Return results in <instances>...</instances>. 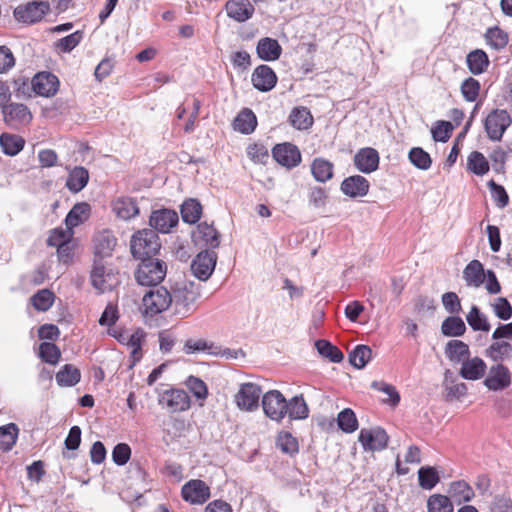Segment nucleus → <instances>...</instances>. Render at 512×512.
<instances>
[{
	"mask_svg": "<svg viewBox=\"0 0 512 512\" xmlns=\"http://www.w3.org/2000/svg\"><path fill=\"white\" fill-rule=\"evenodd\" d=\"M450 375L451 373L449 371L445 373L444 387L447 391V396L457 399L465 396L467 393L466 384L462 382H455L453 379L449 378Z\"/></svg>",
	"mask_w": 512,
	"mask_h": 512,
	"instance_id": "nucleus-57",
	"label": "nucleus"
},
{
	"mask_svg": "<svg viewBox=\"0 0 512 512\" xmlns=\"http://www.w3.org/2000/svg\"><path fill=\"white\" fill-rule=\"evenodd\" d=\"M441 332L447 337H459L466 332V325L462 318L449 316L442 322Z\"/></svg>",
	"mask_w": 512,
	"mask_h": 512,
	"instance_id": "nucleus-46",
	"label": "nucleus"
},
{
	"mask_svg": "<svg viewBox=\"0 0 512 512\" xmlns=\"http://www.w3.org/2000/svg\"><path fill=\"white\" fill-rule=\"evenodd\" d=\"M50 10L46 1H32L19 5L14 9V17L17 21L33 24L40 21Z\"/></svg>",
	"mask_w": 512,
	"mask_h": 512,
	"instance_id": "nucleus-8",
	"label": "nucleus"
},
{
	"mask_svg": "<svg viewBox=\"0 0 512 512\" xmlns=\"http://www.w3.org/2000/svg\"><path fill=\"white\" fill-rule=\"evenodd\" d=\"M201 295V286L195 282L184 283L174 291L172 297L176 313L182 316L189 315L194 309Z\"/></svg>",
	"mask_w": 512,
	"mask_h": 512,
	"instance_id": "nucleus-2",
	"label": "nucleus"
},
{
	"mask_svg": "<svg viewBox=\"0 0 512 512\" xmlns=\"http://www.w3.org/2000/svg\"><path fill=\"white\" fill-rule=\"evenodd\" d=\"M277 446L287 454L293 455L298 452V441L289 432H280L277 437Z\"/></svg>",
	"mask_w": 512,
	"mask_h": 512,
	"instance_id": "nucleus-56",
	"label": "nucleus"
},
{
	"mask_svg": "<svg viewBox=\"0 0 512 512\" xmlns=\"http://www.w3.org/2000/svg\"><path fill=\"white\" fill-rule=\"evenodd\" d=\"M33 307L38 311H47L54 302V294L48 289L38 291L32 298Z\"/></svg>",
	"mask_w": 512,
	"mask_h": 512,
	"instance_id": "nucleus-54",
	"label": "nucleus"
},
{
	"mask_svg": "<svg viewBox=\"0 0 512 512\" xmlns=\"http://www.w3.org/2000/svg\"><path fill=\"white\" fill-rule=\"evenodd\" d=\"M58 87V78L49 72L38 73L32 79L33 91L43 97H51L55 95Z\"/></svg>",
	"mask_w": 512,
	"mask_h": 512,
	"instance_id": "nucleus-18",
	"label": "nucleus"
},
{
	"mask_svg": "<svg viewBox=\"0 0 512 512\" xmlns=\"http://www.w3.org/2000/svg\"><path fill=\"white\" fill-rule=\"evenodd\" d=\"M389 437L380 427L363 428L360 430L358 441L364 451H381L387 447Z\"/></svg>",
	"mask_w": 512,
	"mask_h": 512,
	"instance_id": "nucleus-9",
	"label": "nucleus"
},
{
	"mask_svg": "<svg viewBox=\"0 0 512 512\" xmlns=\"http://www.w3.org/2000/svg\"><path fill=\"white\" fill-rule=\"evenodd\" d=\"M181 494L183 499L187 502L203 504L210 498V488L202 480H190L183 485Z\"/></svg>",
	"mask_w": 512,
	"mask_h": 512,
	"instance_id": "nucleus-16",
	"label": "nucleus"
},
{
	"mask_svg": "<svg viewBox=\"0 0 512 512\" xmlns=\"http://www.w3.org/2000/svg\"><path fill=\"white\" fill-rule=\"evenodd\" d=\"M227 16L237 22H245L254 14L250 0H228L225 5Z\"/></svg>",
	"mask_w": 512,
	"mask_h": 512,
	"instance_id": "nucleus-21",
	"label": "nucleus"
},
{
	"mask_svg": "<svg viewBox=\"0 0 512 512\" xmlns=\"http://www.w3.org/2000/svg\"><path fill=\"white\" fill-rule=\"evenodd\" d=\"M143 307L146 315H157L170 307L172 295L164 287H157L147 292L143 297Z\"/></svg>",
	"mask_w": 512,
	"mask_h": 512,
	"instance_id": "nucleus-6",
	"label": "nucleus"
},
{
	"mask_svg": "<svg viewBox=\"0 0 512 512\" xmlns=\"http://www.w3.org/2000/svg\"><path fill=\"white\" fill-rule=\"evenodd\" d=\"M449 498L460 505L469 502L474 497L473 488L464 480L454 481L448 488Z\"/></svg>",
	"mask_w": 512,
	"mask_h": 512,
	"instance_id": "nucleus-28",
	"label": "nucleus"
},
{
	"mask_svg": "<svg viewBox=\"0 0 512 512\" xmlns=\"http://www.w3.org/2000/svg\"><path fill=\"white\" fill-rule=\"evenodd\" d=\"M158 403L170 412H182L190 407V398L182 389H167L158 396Z\"/></svg>",
	"mask_w": 512,
	"mask_h": 512,
	"instance_id": "nucleus-11",
	"label": "nucleus"
},
{
	"mask_svg": "<svg viewBox=\"0 0 512 512\" xmlns=\"http://www.w3.org/2000/svg\"><path fill=\"white\" fill-rule=\"evenodd\" d=\"M256 52L261 60L275 61L281 56L282 47L276 39L265 37L258 41Z\"/></svg>",
	"mask_w": 512,
	"mask_h": 512,
	"instance_id": "nucleus-26",
	"label": "nucleus"
},
{
	"mask_svg": "<svg viewBox=\"0 0 512 512\" xmlns=\"http://www.w3.org/2000/svg\"><path fill=\"white\" fill-rule=\"evenodd\" d=\"M116 238L109 230L97 233L94 237V254L98 260L110 257L116 246Z\"/></svg>",
	"mask_w": 512,
	"mask_h": 512,
	"instance_id": "nucleus-22",
	"label": "nucleus"
},
{
	"mask_svg": "<svg viewBox=\"0 0 512 512\" xmlns=\"http://www.w3.org/2000/svg\"><path fill=\"white\" fill-rule=\"evenodd\" d=\"M73 236V230L66 226V229L62 227L55 228L51 231L47 244L52 247H56L59 257H63L66 245L69 244Z\"/></svg>",
	"mask_w": 512,
	"mask_h": 512,
	"instance_id": "nucleus-30",
	"label": "nucleus"
},
{
	"mask_svg": "<svg viewBox=\"0 0 512 512\" xmlns=\"http://www.w3.org/2000/svg\"><path fill=\"white\" fill-rule=\"evenodd\" d=\"M112 210L122 220H130L139 214L136 201L130 197H119L114 200Z\"/></svg>",
	"mask_w": 512,
	"mask_h": 512,
	"instance_id": "nucleus-27",
	"label": "nucleus"
},
{
	"mask_svg": "<svg viewBox=\"0 0 512 512\" xmlns=\"http://www.w3.org/2000/svg\"><path fill=\"white\" fill-rule=\"evenodd\" d=\"M89 173L84 167H75L68 175L66 187L73 193L80 192L88 183Z\"/></svg>",
	"mask_w": 512,
	"mask_h": 512,
	"instance_id": "nucleus-33",
	"label": "nucleus"
},
{
	"mask_svg": "<svg viewBox=\"0 0 512 512\" xmlns=\"http://www.w3.org/2000/svg\"><path fill=\"white\" fill-rule=\"evenodd\" d=\"M178 223V215L169 209L157 210L150 216V225L161 233H168Z\"/></svg>",
	"mask_w": 512,
	"mask_h": 512,
	"instance_id": "nucleus-24",
	"label": "nucleus"
},
{
	"mask_svg": "<svg viewBox=\"0 0 512 512\" xmlns=\"http://www.w3.org/2000/svg\"><path fill=\"white\" fill-rule=\"evenodd\" d=\"M333 163L324 159L316 158L311 164V173L316 181L326 182L333 176Z\"/></svg>",
	"mask_w": 512,
	"mask_h": 512,
	"instance_id": "nucleus-38",
	"label": "nucleus"
},
{
	"mask_svg": "<svg viewBox=\"0 0 512 512\" xmlns=\"http://www.w3.org/2000/svg\"><path fill=\"white\" fill-rule=\"evenodd\" d=\"M486 40L492 48L500 50L507 45L508 35L500 28L494 27L487 30Z\"/></svg>",
	"mask_w": 512,
	"mask_h": 512,
	"instance_id": "nucleus-55",
	"label": "nucleus"
},
{
	"mask_svg": "<svg viewBox=\"0 0 512 512\" xmlns=\"http://www.w3.org/2000/svg\"><path fill=\"white\" fill-rule=\"evenodd\" d=\"M19 429L16 424L9 423L0 427V449L9 451L15 445Z\"/></svg>",
	"mask_w": 512,
	"mask_h": 512,
	"instance_id": "nucleus-47",
	"label": "nucleus"
},
{
	"mask_svg": "<svg viewBox=\"0 0 512 512\" xmlns=\"http://www.w3.org/2000/svg\"><path fill=\"white\" fill-rule=\"evenodd\" d=\"M39 356L43 361L55 365L59 361L61 353L55 344L43 342L39 346Z\"/></svg>",
	"mask_w": 512,
	"mask_h": 512,
	"instance_id": "nucleus-58",
	"label": "nucleus"
},
{
	"mask_svg": "<svg viewBox=\"0 0 512 512\" xmlns=\"http://www.w3.org/2000/svg\"><path fill=\"white\" fill-rule=\"evenodd\" d=\"M466 63L469 71L472 74L479 75L487 69L489 65V59L483 50L476 49L467 55Z\"/></svg>",
	"mask_w": 512,
	"mask_h": 512,
	"instance_id": "nucleus-35",
	"label": "nucleus"
},
{
	"mask_svg": "<svg viewBox=\"0 0 512 512\" xmlns=\"http://www.w3.org/2000/svg\"><path fill=\"white\" fill-rule=\"evenodd\" d=\"M408 158L415 167L421 170H428L432 164L430 155L420 147L412 148Z\"/></svg>",
	"mask_w": 512,
	"mask_h": 512,
	"instance_id": "nucleus-53",
	"label": "nucleus"
},
{
	"mask_svg": "<svg viewBox=\"0 0 512 512\" xmlns=\"http://www.w3.org/2000/svg\"><path fill=\"white\" fill-rule=\"evenodd\" d=\"M485 355L492 361L501 363L512 356V345L505 340H493L486 348Z\"/></svg>",
	"mask_w": 512,
	"mask_h": 512,
	"instance_id": "nucleus-29",
	"label": "nucleus"
},
{
	"mask_svg": "<svg viewBox=\"0 0 512 512\" xmlns=\"http://www.w3.org/2000/svg\"><path fill=\"white\" fill-rule=\"evenodd\" d=\"M490 165L486 157L479 151L471 152L467 157V170L477 176H483L489 172Z\"/></svg>",
	"mask_w": 512,
	"mask_h": 512,
	"instance_id": "nucleus-40",
	"label": "nucleus"
},
{
	"mask_svg": "<svg viewBox=\"0 0 512 512\" xmlns=\"http://www.w3.org/2000/svg\"><path fill=\"white\" fill-rule=\"evenodd\" d=\"M185 354L208 353L218 355V347L204 339H188L183 347Z\"/></svg>",
	"mask_w": 512,
	"mask_h": 512,
	"instance_id": "nucleus-41",
	"label": "nucleus"
},
{
	"mask_svg": "<svg viewBox=\"0 0 512 512\" xmlns=\"http://www.w3.org/2000/svg\"><path fill=\"white\" fill-rule=\"evenodd\" d=\"M486 271L479 260L470 261L463 269L462 278L467 287L479 288L485 282Z\"/></svg>",
	"mask_w": 512,
	"mask_h": 512,
	"instance_id": "nucleus-23",
	"label": "nucleus"
},
{
	"mask_svg": "<svg viewBox=\"0 0 512 512\" xmlns=\"http://www.w3.org/2000/svg\"><path fill=\"white\" fill-rule=\"evenodd\" d=\"M261 388L254 383H244L235 396L237 407L244 411H254L259 406Z\"/></svg>",
	"mask_w": 512,
	"mask_h": 512,
	"instance_id": "nucleus-12",
	"label": "nucleus"
},
{
	"mask_svg": "<svg viewBox=\"0 0 512 512\" xmlns=\"http://www.w3.org/2000/svg\"><path fill=\"white\" fill-rule=\"evenodd\" d=\"M372 350L366 345H357L349 354L350 363L357 369H362L369 362Z\"/></svg>",
	"mask_w": 512,
	"mask_h": 512,
	"instance_id": "nucleus-51",
	"label": "nucleus"
},
{
	"mask_svg": "<svg viewBox=\"0 0 512 512\" xmlns=\"http://www.w3.org/2000/svg\"><path fill=\"white\" fill-rule=\"evenodd\" d=\"M272 156L276 162L289 169L298 166L301 162L299 149L291 143L277 144L272 149Z\"/></svg>",
	"mask_w": 512,
	"mask_h": 512,
	"instance_id": "nucleus-15",
	"label": "nucleus"
},
{
	"mask_svg": "<svg viewBox=\"0 0 512 512\" xmlns=\"http://www.w3.org/2000/svg\"><path fill=\"white\" fill-rule=\"evenodd\" d=\"M445 354L451 362L462 364L470 356V349L463 341L450 340L446 344Z\"/></svg>",
	"mask_w": 512,
	"mask_h": 512,
	"instance_id": "nucleus-31",
	"label": "nucleus"
},
{
	"mask_svg": "<svg viewBox=\"0 0 512 512\" xmlns=\"http://www.w3.org/2000/svg\"><path fill=\"white\" fill-rule=\"evenodd\" d=\"M264 414L272 421L281 422L287 414V400L278 390H269L262 396Z\"/></svg>",
	"mask_w": 512,
	"mask_h": 512,
	"instance_id": "nucleus-5",
	"label": "nucleus"
},
{
	"mask_svg": "<svg viewBox=\"0 0 512 512\" xmlns=\"http://www.w3.org/2000/svg\"><path fill=\"white\" fill-rule=\"evenodd\" d=\"M442 304L449 314H457L461 311V302L455 292H446L442 295Z\"/></svg>",
	"mask_w": 512,
	"mask_h": 512,
	"instance_id": "nucleus-63",
	"label": "nucleus"
},
{
	"mask_svg": "<svg viewBox=\"0 0 512 512\" xmlns=\"http://www.w3.org/2000/svg\"><path fill=\"white\" fill-rule=\"evenodd\" d=\"M251 81L255 89L261 92H268L275 87L277 76L270 66L263 64L254 69Z\"/></svg>",
	"mask_w": 512,
	"mask_h": 512,
	"instance_id": "nucleus-17",
	"label": "nucleus"
},
{
	"mask_svg": "<svg viewBox=\"0 0 512 512\" xmlns=\"http://www.w3.org/2000/svg\"><path fill=\"white\" fill-rule=\"evenodd\" d=\"M483 383L491 391H502L511 385L510 370L502 363L492 365Z\"/></svg>",
	"mask_w": 512,
	"mask_h": 512,
	"instance_id": "nucleus-14",
	"label": "nucleus"
},
{
	"mask_svg": "<svg viewBox=\"0 0 512 512\" xmlns=\"http://www.w3.org/2000/svg\"><path fill=\"white\" fill-rule=\"evenodd\" d=\"M369 187L368 180L361 175L347 177L341 183V191L351 198L367 195Z\"/></svg>",
	"mask_w": 512,
	"mask_h": 512,
	"instance_id": "nucleus-25",
	"label": "nucleus"
},
{
	"mask_svg": "<svg viewBox=\"0 0 512 512\" xmlns=\"http://www.w3.org/2000/svg\"><path fill=\"white\" fill-rule=\"evenodd\" d=\"M91 283L100 293L112 290L119 279L113 269L104 265L101 260L95 259L91 271Z\"/></svg>",
	"mask_w": 512,
	"mask_h": 512,
	"instance_id": "nucleus-7",
	"label": "nucleus"
},
{
	"mask_svg": "<svg viewBox=\"0 0 512 512\" xmlns=\"http://www.w3.org/2000/svg\"><path fill=\"white\" fill-rule=\"evenodd\" d=\"M315 347L319 354L328 358L334 363H339L343 360V353L334 345L326 340H318L315 342Z\"/></svg>",
	"mask_w": 512,
	"mask_h": 512,
	"instance_id": "nucleus-52",
	"label": "nucleus"
},
{
	"mask_svg": "<svg viewBox=\"0 0 512 512\" xmlns=\"http://www.w3.org/2000/svg\"><path fill=\"white\" fill-rule=\"evenodd\" d=\"M453 126L448 121H439L436 126L432 128V137L437 142H447L451 136Z\"/></svg>",
	"mask_w": 512,
	"mask_h": 512,
	"instance_id": "nucleus-62",
	"label": "nucleus"
},
{
	"mask_svg": "<svg viewBox=\"0 0 512 512\" xmlns=\"http://www.w3.org/2000/svg\"><path fill=\"white\" fill-rule=\"evenodd\" d=\"M512 118L505 109L492 110L484 120L487 137L493 141H501L504 133L510 127Z\"/></svg>",
	"mask_w": 512,
	"mask_h": 512,
	"instance_id": "nucleus-4",
	"label": "nucleus"
},
{
	"mask_svg": "<svg viewBox=\"0 0 512 512\" xmlns=\"http://www.w3.org/2000/svg\"><path fill=\"white\" fill-rule=\"evenodd\" d=\"M131 456V449L126 443L117 444L112 451V459L115 464L122 466L125 465Z\"/></svg>",
	"mask_w": 512,
	"mask_h": 512,
	"instance_id": "nucleus-64",
	"label": "nucleus"
},
{
	"mask_svg": "<svg viewBox=\"0 0 512 512\" xmlns=\"http://www.w3.org/2000/svg\"><path fill=\"white\" fill-rule=\"evenodd\" d=\"M131 252L135 258L147 259L155 255L161 245L157 233L152 229L136 232L131 239Z\"/></svg>",
	"mask_w": 512,
	"mask_h": 512,
	"instance_id": "nucleus-1",
	"label": "nucleus"
},
{
	"mask_svg": "<svg viewBox=\"0 0 512 512\" xmlns=\"http://www.w3.org/2000/svg\"><path fill=\"white\" fill-rule=\"evenodd\" d=\"M201 213L202 206L195 199L186 200L181 206L182 219L186 223H196L200 219Z\"/></svg>",
	"mask_w": 512,
	"mask_h": 512,
	"instance_id": "nucleus-49",
	"label": "nucleus"
},
{
	"mask_svg": "<svg viewBox=\"0 0 512 512\" xmlns=\"http://www.w3.org/2000/svg\"><path fill=\"white\" fill-rule=\"evenodd\" d=\"M427 512H454L451 499L442 494H432L427 500Z\"/></svg>",
	"mask_w": 512,
	"mask_h": 512,
	"instance_id": "nucleus-48",
	"label": "nucleus"
},
{
	"mask_svg": "<svg viewBox=\"0 0 512 512\" xmlns=\"http://www.w3.org/2000/svg\"><path fill=\"white\" fill-rule=\"evenodd\" d=\"M2 114L5 123L13 128L26 125L32 119V114L28 107L21 103L3 104Z\"/></svg>",
	"mask_w": 512,
	"mask_h": 512,
	"instance_id": "nucleus-13",
	"label": "nucleus"
},
{
	"mask_svg": "<svg viewBox=\"0 0 512 512\" xmlns=\"http://www.w3.org/2000/svg\"><path fill=\"white\" fill-rule=\"evenodd\" d=\"M487 372V365L485 361L478 357H468L462 364L459 370V375L469 381H477L482 379Z\"/></svg>",
	"mask_w": 512,
	"mask_h": 512,
	"instance_id": "nucleus-19",
	"label": "nucleus"
},
{
	"mask_svg": "<svg viewBox=\"0 0 512 512\" xmlns=\"http://www.w3.org/2000/svg\"><path fill=\"white\" fill-rule=\"evenodd\" d=\"M90 205L81 202L73 206L65 218V224L69 229H72L79 224L83 223L89 216Z\"/></svg>",
	"mask_w": 512,
	"mask_h": 512,
	"instance_id": "nucleus-37",
	"label": "nucleus"
},
{
	"mask_svg": "<svg viewBox=\"0 0 512 512\" xmlns=\"http://www.w3.org/2000/svg\"><path fill=\"white\" fill-rule=\"evenodd\" d=\"M338 427L345 433H353L358 429V420L354 411L345 408L337 416Z\"/></svg>",
	"mask_w": 512,
	"mask_h": 512,
	"instance_id": "nucleus-50",
	"label": "nucleus"
},
{
	"mask_svg": "<svg viewBox=\"0 0 512 512\" xmlns=\"http://www.w3.org/2000/svg\"><path fill=\"white\" fill-rule=\"evenodd\" d=\"M257 125L255 114L250 109L242 110L234 120L233 126L236 131L243 134L252 133Z\"/></svg>",
	"mask_w": 512,
	"mask_h": 512,
	"instance_id": "nucleus-36",
	"label": "nucleus"
},
{
	"mask_svg": "<svg viewBox=\"0 0 512 512\" xmlns=\"http://www.w3.org/2000/svg\"><path fill=\"white\" fill-rule=\"evenodd\" d=\"M466 321L474 331L488 332L491 329L487 316L476 305L471 307L466 315Z\"/></svg>",
	"mask_w": 512,
	"mask_h": 512,
	"instance_id": "nucleus-42",
	"label": "nucleus"
},
{
	"mask_svg": "<svg viewBox=\"0 0 512 512\" xmlns=\"http://www.w3.org/2000/svg\"><path fill=\"white\" fill-rule=\"evenodd\" d=\"M290 124L298 130H306L313 124V117L306 107H296L289 115Z\"/></svg>",
	"mask_w": 512,
	"mask_h": 512,
	"instance_id": "nucleus-39",
	"label": "nucleus"
},
{
	"mask_svg": "<svg viewBox=\"0 0 512 512\" xmlns=\"http://www.w3.org/2000/svg\"><path fill=\"white\" fill-rule=\"evenodd\" d=\"M487 185L490 189L491 196L493 200L496 202L497 206L500 208H504L505 206H507L509 202V197L504 187L498 185L494 180H490Z\"/></svg>",
	"mask_w": 512,
	"mask_h": 512,
	"instance_id": "nucleus-61",
	"label": "nucleus"
},
{
	"mask_svg": "<svg viewBox=\"0 0 512 512\" xmlns=\"http://www.w3.org/2000/svg\"><path fill=\"white\" fill-rule=\"evenodd\" d=\"M494 314L501 320L506 321L512 317V306L504 297H498L491 305Z\"/></svg>",
	"mask_w": 512,
	"mask_h": 512,
	"instance_id": "nucleus-59",
	"label": "nucleus"
},
{
	"mask_svg": "<svg viewBox=\"0 0 512 512\" xmlns=\"http://www.w3.org/2000/svg\"><path fill=\"white\" fill-rule=\"evenodd\" d=\"M440 482L438 470L433 466H423L418 470V483L424 490H432Z\"/></svg>",
	"mask_w": 512,
	"mask_h": 512,
	"instance_id": "nucleus-43",
	"label": "nucleus"
},
{
	"mask_svg": "<svg viewBox=\"0 0 512 512\" xmlns=\"http://www.w3.org/2000/svg\"><path fill=\"white\" fill-rule=\"evenodd\" d=\"M25 141L21 136L3 133L0 136V146L9 156L17 155L24 147Z\"/></svg>",
	"mask_w": 512,
	"mask_h": 512,
	"instance_id": "nucleus-45",
	"label": "nucleus"
},
{
	"mask_svg": "<svg viewBox=\"0 0 512 512\" xmlns=\"http://www.w3.org/2000/svg\"><path fill=\"white\" fill-rule=\"evenodd\" d=\"M287 414L291 420H303L309 416V408L303 395H296L287 401Z\"/></svg>",
	"mask_w": 512,
	"mask_h": 512,
	"instance_id": "nucleus-34",
	"label": "nucleus"
},
{
	"mask_svg": "<svg viewBox=\"0 0 512 512\" xmlns=\"http://www.w3.org/2000/svg\"><path fill=\"white\" fill-rule=\"evenodd\" d=\"M480 91V83L478 80L469 77L463 81L461 85V92L464 99L468 102H474Z\"/></svg>",
	"mask_w": 512,
	"mask_h": 512,
	"instance_id": "nucleus-60",
	"label": "nucleus"
},
{
	"mask_svg": "<svg viewBox=\"0 0 512 512\" xmlns=\"http://www.w3.org/2000/svg\"><path fill=\"white\" fill-rule=\"evenodd\" d=\"M55 379L60 387H72L79 383L81 373L72 364H66L57 372Z\"/></svg>",
	"mask_w": 512,
	"mask_h": 512,
	"instance_id": "nucleus-32",
	"label": "nucleus"
},
{
	"mask_svg": "<svg viewBox=\"0 0 512 512\" xmlns=\"http://www.w3.org/2000/svg\"><path fill=\"white\" fill-rule=\"evenodd\" d=\"M354 164L360 172L369 174L378 169L379 154L374 148H361L354 156Z\"/></svg>",
	"mask_w": 512,
	"mask_h": 512,
	"instance_id": "nucleus-20",
	"label": "nucleus"
},
{
	"mask_svg": "<svg viewBox=\"0 0 512 512\" xmlns=\"http://www.w3.org/2000/svg\"><path fill=\"white\" fill-rule=\"evenodd\" d=\"M195 238L203 241L205 245L212 248L219 246V234L217 230L206 222L200 223L194 233Z\"/></svg>",
	"mask_w": 512,
	"mask_h": 512,
	"instance_id": "nucleus-44",
	"label": "nucleus"
},
{
	"mask_svg": "<svg viewBox=\"0 0 512 512\" xmlns=\"http://www.w3.org/2000/svg\"><path fill=\"white\" fill-rule=\"evenodd\" d=\"M216 262V252L210 250L201 251L191 263L192 274L200 281H207L215 269Z\"/></svg>",
	"mask_w": 512,
	"mask_h": 512,
	"instance_id": "nucleus-10",
	"label": "nucleus"
},
{
	"mask_svg": "<svg viewBox=\"0 0 512 512\" xmlns=\"http://www.w3.org/2000/svg\"><path fill=\"white\" fill-rule=\"evenodd\" d=\"M166 264L158 259L141 260L136 272V280L142 286H157L166 275Z\"/></svg>",
	"mask_w": 512,
	"mask_h": 512,
	"instance_id": "nucleus-3",
	"label": "nucleus"
}]
</instances>
